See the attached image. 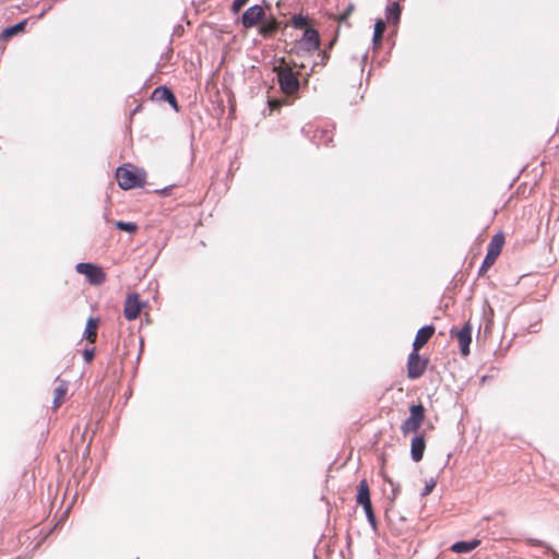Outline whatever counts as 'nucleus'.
Here are the masks:
<instances>
[{"instance_id": "f257e3e1", "label": "nucleus", "mask_w": 559, "mask_h": 559, "mask_svg": "<svg viewBox=\"0 0 559 559\" xmlns=\"http://www.w3.org/2000/svg\"><path fill=\"white\" fill-rule=\"evenodd\" d=\"M273 71L277 74L278 84L284 94L290 96L297 93L300 86L297 73L293 71L292 66L286 62L285 58L277 60Z\"/></svg>"}, {"instance_id": "f03ea898", "label": "nucleus", "mask_w": 559, "mask_h": 559, "mask_svg": "<svg viewBox=\"0 0 559 559\" xmlns=\"http://www.w3.org/2000/svg\"><path fill=\"white\" fill-rule=\"evenodd\" d=\"M118 185L123 190L143 187L146 181V174L130 164L118 167L116 170Z\"/></svg>"}, {"instance_id": "7ed1b4c3", "label": "nucleus", "mask_w": 559, "mask_h": 559, "mask_svg": "<svg viewBox=\"0 0 559 559\" xmlns=\"http://www.w3.org/2000/svg\"><path fill=\"white\" fill-rule=\"evenodd\" d=\"M504 243L506 238L503 233H497L496 235L492 236L487 248V254L478 271L479 276H484L488 272V270L496 263L498 257L500 255L503 249Z\"/></svg>"}, {"instance_id": "20e7f679", "label": "nucleus", "mask_w": 559, "mask_h": 559, "mask_svg": "<svg viewBox=\"0 0 559 559\" xmlns=\"http://www.w3.org/2000/svg\"><path fill=\"white\" fill-rule=\"evenodd\" d=\"M356 502L364 508L369 524L376 530L378 522L370 499L369 485L366 479H361L357 485Z\"/></svg>"}, {"instance_id": "39448f33", "label": "nucleus", "mask_w": 559, "mask_h": 559, "mask_svg": "<svg viewBox=\"0 0 559 559\" xmlns=\"http://www.w3.org/2000/svg\"><path fill=\"white\" fill-rule=\"evenodd\" d=\"M426 418V409L421 403L409 406V416L401 425V432L407 436L417 432Z\"/></svg>"}, {"instance_id": "423d86ee", "label": "nucleus", "mask_w": 559, "mask_h": 559, "mask_svg": "<svg viewBox=\"0 0 559 559\" xmlns=\"http://www.w3.org/2000/svg\"><path fill=\"white\" fill-rule=\"evenodd\" d=\"M75 270L79 274L84 275L91 285H102L107 280L103 269L93 263H78Z\"/></svg>"}, {"instance_id": "0eeeda50", "label": "nucleus", "mask_w": 559, "mask_h": 559, "mask_svg": "<svg viewBox=\"0 0 559 559\" xmlns=\"http://www.w3.org/2000/svg\"><path fill=\"white\" fill-rule=\"evenodd\" d=\"M428 364V358H423L419 352L413 350L407 358V378L416 380L423 377L427 370Z\"/></svg>"}, {"instance_id": "6e6552de", "label": "nucleus", "mask_w": 559, "mask_h": 559, "mask_svg": "<svg viewBox=\"0 0 559 559\" xmlns=\"http://www.w3.org/2000/svg\"><path fill=\"white\" fill-rule=\"evenodd\" d=\"M451 337H455L457 340L460 350L463 357H467L471 353L469 345L472 343V324L469 321L465 322L464 325L456 330L452 329Z\"/></svg>"}, {"instance_id": "1a4fd4ad", "label": "nucleus", "mask_w": 559, "mask_h": 559, "mask_svg": "<svg viewBox=\"0 0 559 559\" xmlns=\"http://www.w3.org/2000/svg\"><path fill=\"white\" fill-rule=\"evenodd\" d=\"M265 9L260 4L249 7L241 16V24L245 28H252L258 26L265 20Z\"/></svg>"}, {"instance_id": "9d476101", "label": "nucleus", "mask_w": 559, "mask_h": 559, "mask_svg": "<svg viewBox=\"0 0 559 559\" xmlns=\"http://www.w3.org/2000/svg\"><path fill=\"white\" fill-rule=\"evenodd\" d=\"M144 302L140 300L138 294H129L124 300L123 305V316L128 321L135 320L141 313Z\"/></svg>"}, {"instance_id": "9b49d317", "label": "nucleus", "mask_w": 559, "mask_h": 559, "mask_svg": "<svg viewBox=\"0 0 559 559\" xmlns=\"http://www.w3.org/2000/svg\"><path fill=\"white\" fill-rule=\"evenodd\" d=\"M435 334L433 325H426L420 328L413 342V350L419 352Z\"/></svg>"}, {"instance_id": "f8f14e48", "label": "nucleus", "mask_w": 559, "mask_h": 559, "mask_svg": "<svg viewBox=\"0 0 559 559\" xmlns=\"http://www.w3.org/2000/svg\"><path fill=\"white\" fill-rule=\"evenodd\" d=\"M261 23L262 24L259 26L258 33L263 38L273 37L278 32L281 25L277 19L273 15H271L270 17L265 16V20Z\"/></svg>"}, {"instance_id": "ddd939ff", "label": "nucleus", "mask_w": 559, "mask_h": 559, "mask_svg": "<svg viewBox=\"0 0 559 559\" xmlns=\"http://www.w3.org/2000/svg\"><path fill=\"white\" fill-rule=\"evenodd\" d=\"M152 99L157 102H167L176 110H178L177 99L174 93L166 86H158L152 93Z\"/></svg>"}, {"instance_id": "4468645a", "label": "nucleus", "mask_w": 559, "mask_h": 559, "mask_svg": "<svg viewBox=\"0 0 559 559\" xmlns=\"http://www.w3.org/2000/svg\"><path fill=\"white\" fill-rule=\"evenodd\" d=\"M426 449V440L423 435H416L412 439L411 443V455L414 462L421 461Z\"/></svg>"}, {"instance_id": "2eb2a0df", "label": "nucleus", "mask_w": 559, "mask_h": 559, "mask_svg": "<svg viewBox=\"0 0 559 559\" xmlns=\"http://www.w3.org/2000/svg\"><path fill=\"white\" fill-rule=\"evenodd\" d=\"M99 325V319L98 318H88L86 322V328L84 331V336L90 344H94L97 338V330Z\"/></svg>"}, {"instance_id": "dca6fc26", "label": "nucleus", "mask_w": 559, "mask_h": 559, "mask_svg": "<svg viewBox=\"0 0 559 559\" xmlns=\"http://www.w3.org/2000/svg\"><path fill=\"white\" fill-rule=\"evenodd\" d=\"M68 392V383L63 380H58L57 386L53 389V408L57 409L64 402Z\"/></svg>"}, {"instance_id": "f3484780", "label": "nucleus", "mask_w": 559, "mask_h": 559, "mask_svg": "<svg viewBox=\"0 0 559 559\" xmlns=\"http://www.w3.org/2000/svg\"><path fill=\"white\" fill-rule=\"evenodd\" d=\"M480 545L479 539H472L468 542H457L451 546V550L456 554H466Z\"/></svg>"}, {"instance_id": "a211bd4d", "label": "nucleus", "mask_w": 559, "mask_h": 559, "mask_svg": "<svg viewBox=\"0 0 559 559\" xmlns=\"http://www.w3.org/2000/svg\"><path fill=\"white\" fill-rule=\"evenodd\" d=\"M302 39L310 45V49L317 50L320 47V36L318 31L312 27H308L304 32Z\"/></svg>"}, {"instance_id": "6ab92c4d", "label": "nucleus", "mask_w": 559, "mask_h": 559, "mask_svg": "<svg viewBox=\"0 0 559 559\" xmlns=\"http://www.w3.org/2000/svg\"><path fill=\"white\" fill-rule=\"evenodd\" d=\"M27 24V20H23L20 23L7 27L2 31L0 37L2 40H9L11 37L17 35L19 33H22L25 29V26Z\"/></svg>"}, {"instance_id": "aec40b11", "label": "nucleus", "mask_w": 559, "mask_h": 559, "mask_svg": "<svg viewBox=\"0 0 559 559\" xmlns=\"http://www.w3.org/2000/svg\"><path fill=\"white\" fill-rule=\"evenodd\" d=\"M401 16V8L397 2H392L386 9V20L390 23H397Z\"/></svg>"}, {"instance_id": "412c9836", "label": "nucleus", "mask_w": 559, "mask_h": 559, "mask_svg": "<svg viewBox=\"0 0 559 559\" xmlns=\"http://www.w3.org/2000/svg\"><path fill=\"white\" fill-rule=\"evenodd\" d=\"M385 31V23L382 20H378L374 24V32H373V45L380 46L382 41V37Z\"/></svg>"}, {"instance_id": "4be33fe9", "label": "nucleus", "mask_w": 559, "mask_h": 559, "mask_svg": "<svg viewBox=\"0 0 559 559\" xmlns=\"http://www.w3.org/2000/svg\"><path fill=\"white\" fill-rule=\"evenodd\" d=\"M290 24L296 29H306L309 27V20L302 14H296L292 17Z\"/></svg>"}, {"instance_id": "5701e85b", "label": "nucleus", "mask_w": 559, "mask_h": 559, "mask_svg": "<svg viewBox=\"0 0 559 559\" xmlns=\"http://www.w3.org/2000/svg\"><path fill=\"white\" fill-rule=\"evenodd\" d=\"M115 226L119 230L127 231V233H130V234H133V233H135L138 230V225L135 223H132V222L117 221L115 223Z\"/></svg>"}, {"instance_id": "b1692460", "label": "nucleus", "mask_w": 559, "mask_h": 559, "mask_svg": "<svg viewBox=\"0 0 559 559\" xmlns=\"http://www.w3.org/2000/svg\"><path fill=\"white\" fill-rule=\"evenodd\" d=\"M249 0H234L230 10L234 14L240 12V10L248 3Z\"/></svg>"}, {"instance_id": "393cba45", "label": "nucleus", "mask_w": 559, "mask_h": 559, "mask_svg": "<svg viewBox=\"0 0 559 559\" xmlns=\"http://www.w3.org/2000/svg\"><path fill=\"white\" fill-rule=\"evenodd\" d=\"M94 356H95V348H86L84 349L83 352V357H84V360L87 362V364H91L92 360L94 359Z\"/></svg>"}, {"instance_id": "a878e982", "label": "nucleus", "mask_w": 559, "mask_h": 559, "mask_svg": "<svg viewBox=\"0 0 559 559\" xmlns=\"http://www.w3.org/2000/svg\"><path fill=\"white\" fill-rule=\"evenodd\" d=\"M436 487V480L431 478L426 483L425 489L423 491V496H428L432 492L433 488Z\"/></svg>"}, {"instance_id": "bb28decb", "label": "nucleus", "mask_w": 559, "mask_h": 559, "mask_svg": "<svg viewBox=\"0 0 559 559\" xmlns=\"http://www.w3.org/2000/svg\"><path fill=\"white\" fill-rule=\"evenodd\" d=\"M353 10L354 7L352 4L348 5V8L342 14L338 15L337 20L340 22H346L349 15L352 14Z\"/></svg>"}, {"instance_id": "cd10ccee", "label": "nucleus", "mask_w": 559, "mask_h": 559, "mask_svg": "<svg viewBox=\"0 0 559 559\" xmlns=\"http://www.w3.org/2000/svg\"><path fill=\"white\" fill-rule=\"evenodd\" d=\"M527 543H528L530 545H533V546H543V545H544V543H543V542L537 540V539H533V538L527 539Z\"/></svg>"}, {"instance_id": "c85d7f7f", "label": "nucleus", "mask_w": 559, "mask_h": 559, "mask_svg": "<svg viewBox=\"0 0 559 559\" xmlns=\"http://www.w3.org/2000/svg\"><path fill=\"white\" fill-rule=\"evenodd\" d=\"M329 59L328 53L324 51L322 52V62L325 63V61Z\"/></svg>"}]
</instances>
